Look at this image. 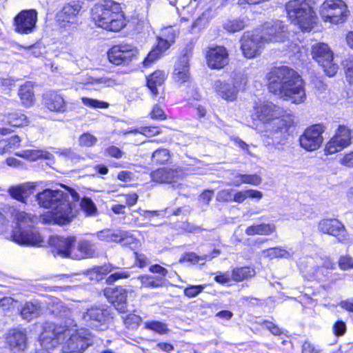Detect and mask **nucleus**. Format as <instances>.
Instances as JSON below:
<instances>
[{
	"instance_id": "f257e3e1",
	"label": "nucleus",
	"mask_w": 353,
	"mask_h": 353,
	"mask_svg": "<svg viewBox=\"0 0 353 353\" xmlns=\"http://www.w3.org/2000/svg\"><path fill=\"white\" fill-rule=\"evenodd\" d=\"M35 199L40 207L52 209L40 217L43 223L66 225L77 215L75 205L69 201V194L62 190L46 189L37 193ZM14 216L18 228L13 230L12 240L21 245L41 246L42 237L34 227L39 218L23 211L17 212Z\"/></svg>"
},
{
	"instance_id": "f03ea898",
	"label": "nucleus",
	"mask_w": 353,
	"mask_h": 353,
	"mask_svg": "<svg viewBox=\"0 0 353 353\" xmlns=\"http://www.w3.org/2000/svg\"><path fill=\"white\" fill-rule=\"evenodd\" d=\"M41 345L56 347L62 343L63 353H82L94 341V336L85 328L73 330L68 325L50 324L41 335Z\"/></svg>"
},
{
	"instance_id": "7ed1b4c3",
	"label": "nucleus",
	"mask_w": 353,
	"mask_h": 353,
	"mask_svg": "<svg viewBox=\"0 0 353 353\" xmlns=\"http://www.w3.org/2000/svg\"><path fill=\"white\" fill-rule=\"evenodd\" d=\"M270 92L292 103L305 102L306 94L305 85L301 76L288 66L273 69L269 77Z\"/></svg>"
},
{
	"instance_id": "20e7f679",
	"label": "nucleus",
	"mask_w": 353,
	"mask_h": 353,
	"mask_svg": "<svg viewBox=\"0 0 353 353\" xmlns=\"http://www.w3.org/2000/svg\"><path fill=\"white\" fill-rule=\"evenodd\" d=\"M91 18L96 26L106 30L118 32L125 26L120 4L112 0H102L91 9Z\"/></svg>"
},
{
	"instance_id": "39448f33",
	"label": "nucleus",
	"mask_w": 353,
	"mask_h": 353,
	"mask_svg": "<svg viewBox=\"0 0 353 353\" xmlns=\"http://www.w3.org/2000/svg\"><path fill=\"white\" fill-rule=\"evenodd\" d=\"M288 16L302 31H310L315 23L316 16L306 0H291L285 5Z\"/></svg>"
},
{
	"instance_id": "423d86ee",
	"label": "nucleus",
	"mask_w": 353,
	"mask_h": 353,
	"mask_svg": "<svg viewBox=\"0 0 353 353\" xmlns=\"http://www.w3.org/2000/svg\"><path fill=\"white\" fill-rule=\"evenodd\" d=\"M294 124L292 116L283 117L274 121L266 130L267 137L274 145H284L290 136V129Z\"/></svg>"
},
{
	"instance_id": "0eeeda50",
	"label": "nucleus",
	"mask_w": 353,
	"mask_h": 353,
	"mask_svg": "<svg viewBox=\"0 0 353 353\" xmlns=\"http://www.w3.org/2000/svg\"><path fill=\"white\" fill-rule=\"evenodd\" d=\"M320 14L324 21L338 24L347 17V7L342 0H325L320 7Z\"/></svg>"
},
{
	"instance_id": "6e6552de",
	"label": "nucleus",
	"mask_w": 353,
	"mask_h": 353,
	"mask_svg": "<svg viewBox=\"0 0 353 353\" xmlns=\"http://www.w3.org/2000/svg\"><path fill=\"white\" fill-rule=\"evenodd\" d=\"M259 33V37L265 44L270 42L283 41L287 37V28L281 21H272L265 23L260 30L254 31Z\"/></svg>"
},
{
	"instance_id": "1a4fd4ad",
	"label": "nucleus",
	"mask_w": 353,
	"mask_h": 353,
	"mask_svg": "<svg viewBox=\"0 0 353 353\" xmlns=\"http://www.w3.org/2000/svg\"><path fill=\"white\" fill-rule=\"evenodd\" d=\"M37 19L38 12L36 10H23L14 18V30L20 34H31L36 28Z\"/></svg>"
},
{
	"instance_id": "9d476101",
	"label": "nucleus",
	"mask_w": 353,
	"mask_h": 353,
	"mask_svg": "<svg viewBox=\"0 0 353 353\" xmlns=\"http://www.w3.org/2000/svg\"><path fill=\"white\" fill-rule=\"evenodd\" d=\"M325 128L321 124H316L307 128L299 137L301 146L307 151L319 149L323 141L322 134Z\"/></svg>"
},
{
	"instance_id": "9b49d317",
	"label": "nucleus",
	"mask_w": 353,
	"mask_h": 353,
	"mask_svg": "<svg viewBox=\"0 0 353 353\" xmlns=\"http://www.w3.org/2000/svg\"><path fill=\"white\" fill-rule=\"evenodd\" d=\"M112 319L111 311L105 307H91L83 313L82 319L88 325L98 327L99 325L105 327Z\"/></svg>"
},
{
	"instance_id": "f8f14e48",
	"label": "nucleus",
	"mask_w": 353,
	"mask_h": 353,
	"mask_svg": "<svg viewBox=\"0 0 353 353\" xmlns=\"http://www.w3.org/2000/svg\"><path fill=\"white\" fill-rule=\"evenodd\" d=\"M83 1L81 0H70L64 4L57 14V21L62 26L77 21V17L83 8Z\"/></svg>"
},
{
	"instance_id": "ddd939ff",
	"label": "nucleus",
	"mask_w": 353,
	"mask_h": 353,
	"mask_svg": "<svg viewBox=\"0 0 353 353\" xmlns=\"http://www.w3.org/2000/svg\"><path fill=\"white\" fill-rule=\"evenodd\" d=\"M351 143V131L344 125H340L335 135L326 144L325 151L334 154L341 151Z\"/></svg>"
},
{
	"instance_id": "4468645a",
	"label": "nucleus",
	"mask_w": 353,
	"mask_h": 353,
	"mask_svg": "<svg viewBox=\"0 0 353 353\" xmlns=\"http://www.w3.org/2000/svg\"><path fill=\"white\" fill-rule=\"evenodd\" d=\"M259 34L254 32L253 33L245 32L241 38V50L244 56L251 59L261 52V48L264 43L259 37Z\"/></svg>"
},
{
	"instance_id": "2eb2a0df",
	"label": "nucleus",
	"mask_w": 353,
	"mask_h": 353,
	"mask_svg": "<svg viewBox=\"0 0 353 353\" xmlns=\"http://www.w3.org/2000/svg\"><path fill=\"white\" fill-rule=\"evenodd\" d=\"M75 242V237L52 236L49 243L52 246V252L56 256L64 258H72L74 251L72 248Z\"/></svg>"
},
{
	"instance_id": "dca6fc26",
	"label": "nucleus",
	"mask_w": 353,
	"mask_h": 353,
	"mask_svg": "<svg viewBox=\"0 0 353 353\" xmlns=\"http://www.w3.org/2000/svg\"><path fill=\"white\" fill-rule=\"evenodd\" d=\"M318 228L324 234L336 237L340 242L343 243L347 240V232L345 226L337 219H323L319 223Z\"/></svg>"
},
{
	"instance_id": "f3484780",
	"label": "nucleus",
	"mask_w": 353,
	"mask_h": 353,
	"mask_svg": "<svg viewBox=\"0 0 353 353\" xmlns=\"http://www.w3.org/2000/svg\"><path fill=\"white\" fill-rule=\"evenodd\" d=\"M283 110L272 102L261 104L256 108V117L263 123H269L280 119L283 114Z\"/></svg>"
},
{
	"instance_id": "a211bd4d",
	"label": "nucleus",
	"mask_w": 353,
	"mask_h": 353,
	"mask_svg": "<svg viewBox=\"0 0 353 353\" xmlns=\"http://www.w3.org/2000/svg\"><path fill=\"white\" fill-rule=\"evenodd\" d=\"M104 295L119 312L125 313L127 311V292L123 287L105 288Z\"/></svg>"
},
{
	"instance_id": "6ab92c4d",
	"label": "nucleus",
	"mask_w": 353,
	"mask_h": 353,
	"mask_svg": "<svg viewBox=\"0 0 353 353\" xmlns=\"http://www.w3.org/2000/svg\"><path fill=\"white\" fill-rule=\"evenodd\" d=\"M206 59L210 68L221 69L228 63V53L223 46H216L208 50Z\"/></svg>"
},
{
	"instance_id": "aec40b11",
	"label": "nucleus",
	"mask_w": 353,
	"mask_h": 353,
	"mask_svg": "<svg viewBox=\"0 0 353 353\" xmlns=\"http://www.w3.org/2000/svg\"><path fill=\"white\" fill-rule=\"evenodd\" d=\"M43 104L49 110L63 113L67 110V103L59 93L50 91L43 94Z\"/></svg>"
},
{
	"instance_id": "412c9836",
	"label": "nucleus",
	"mask_w": 353,
	"mask_h": 353,
	"mask_svg": "<svg viewBox=\"0 0 353 353\" xmlns=\"http://www.w3.org/2000/svg\"><path fill=\"white\" fill-rule=\"evenodd\" d=\"M49 311L55 317L65 322V325H68V327L74 322L71 319L72 312L70 310L57 298L51 299Z\"/></svg>"
},
{
	"instance_id": "4be33fe9",
	"label": "nucleus",
	"mask_w": 353,
	"mask_h": 353,
	"mask_svg": "<svg viewBox=\"0 0 353 353\" xmlns=\"http://www.w3.org/2000/svg\"><path fill=\"white\" fill-rule=\"evenodd\" d=\"M181 174V169L162 168L151 172L152 179L161 183H170L179 179Z\"/></svg>"
},
{
	"instance_id": "5701e85b",
	"label": "nucleus",
	"mask_w": 353,
	"mask_h": 353,
	"mask_svg": "<svg viewBox=\"0 0 353 353\" xmlns=\"http://www.w3.org/2000/svg\"><path fill=\"white\" fill-rule=\"evenodd\" d=\"M26 332L25 330L13 329L9 332L7 341L13 353L23 350L26 347Z\"/></svg>"
},
{
	"instance_id": "b1692460",
	"label": "nucleus",
	"mask_w": 353,
	"mask_h": 353,
	"mask_svg": "<svg viewBox=\"0 0 353 353\" xmlns=\"http://www.w3.org/2000/svg\"><path fill=\"white\" fill-rule=\"evenodd\" d=\"M34 188L35 185L33 183H26L10 187L8 192L12 199L26 203L28 198L33 193Z\"/></svg>"
},
{
	"instance_id": "393cba45",
	"label": "nucleus",
	"mask_w": 353,
	"mask_h": 353,
	"mask_svg": "<svg viewBox=\"0 0 353 353\" xmlns=\"http://www.w3.org/2000/svg\"><path fill=\"white\" fill-rule=\"evenodd\" d=\"M173 78L176 82L181 84L188 81L190 78L189 57L187 54L181 57L176 63Z\"/></svg>"
},
{
	"instance_id": "a878e982",
	"label": "nucleus",
	"mask_w": 353,
	"mask_h": 353,
	"mask_svg": "<svg viewBox=\"0 0 353 353\" xmlns=\"http://www.w3.org/2000/svg\"><path fill=\"white\" fill-rule=\"evenodd\" d=\"M239 87L237 83L231 84L220 80L216 81L214 84V88L218 94L225 100L230 101L236 98Z\"/></svg>"
},
{
	"instance_id": "bb28decb",
	"label": "nucleus",
	"mask_w": 353,
	"mask_h": 353,
	"mask_svg": "<svg viewBox=\"0 0 353 353\" xmlns=\"http://www.w3.org/2000/svg\"><path fill=\"white\" fill-rule=\"evenodd\" d=\"M157 40L158 43L157 46L153 48L143 60V64L145 67H148L151 63L160 58L163 53L173 44L161 37H158Z\"/></svg>"
},
{
	"instance_id": "cd10ccee",
	"label": "nucleus",
	"mask_w": 353,
	"mask_h": 353,
	"mask_svg": "<svg viewBox=\"0 0 353 353\" xmlns=\"http://www.w3.org/2000/svg\"><path fill=\"white\" fill-rule=\"evenodd\" d=\"M311 54L312 58L319 65L323 63H329V60H333V52L330 47L324 43H317L312 46Z\"/></svg>"
},
{
	"instance_id": "c85d7f7f",
	"label": "nucleus",
	"mask_w": 353,
	"mask_h": 353,
	"mask_svg": "<svg viewBox=\"0 0 353 353\" xmlns=\"http://www.w3.org/2000/svg\"><path fill=\"white\" fill-rule=\"evenodd\" d=\"M77 249L79 253H74L72 259H82L85 258H92L96 252L94 245L87 240L79 241Z\"/></svg>"
},
{
	"instance_id": "c756f323",
	"label": "nucleus",
	"mask_w": 353,
	"mask_h": 353,
	"mask_svg": "<svg viewBox=\"0 0 353 353\" xmlns=\"http://www.w3.org/2000/svg\"><path fill=\"white\" fill-rule=\"evenodd\" d=\"M165 74L164 72L157 70L154 72L147 79V86L154 96L157 95L159 92L157 88L161 86L165 79Z\"/></svg>"
},
{
	"instance_id": "7c9ffc66",
	"label": "nucleus",
	"mask_w": 353,
	"mask_h": 353,
	"mask_svg": "<svg viewBox=\"0 0 353 353\" xmlns=\"http://www.w3.org/2000/svg\"><path fill=\"white\" fill-rule=\"evenodd\" d=\"M99 240L113 242H120L125 240L127 232L122 230H104L97 233Z\"/></svg>"
},
{
	"instance_id": "2f4dec72",
	"label": "nucleus",
	"mask_w": 353,
	"mask_h": 353,
	"mask_svg": "<svg viewBox=\"0 0 353 353\" xmlns=\"http://www.w3.org/2000/svg\"><path fill=\"white\" fill-rule=\"evenodd\" d=\"M276 226L271 223H261L252 225L245 229V234L248 236L253 235H269L275 232Z\"/></svg>"
},
{
	"instance_id": "473e14b6",
	"label": "nucleus",
	"mask_w": 353,
	"mask_h": 353,
	"mask_svg": "<svg viewBox=\"0 0 353 353\" xmlns=\"http://www.w3.org/2000/svg\"><path fill=\"white\" fill-rule=\"evenodd\" d=\"M41 312V307L39 303L27 302L21 310V316L23 319L30 321L39 316Z\"/></svg>"
},
{
	"instance_id": "72a5a7b5",
	"label": "nucleus",
	"mask_w": 353,
	"mask_h": 353,
	"mask_svg": "<svg viewBox=\"0 0 353 353\" xmlns=\"http://www.w3.org/2000/svg\"><path fill=\"white\" fill-rule=\"evenodd\" d=\"M15 154L32 161H37L39 159L50 160L53 157L51 153L43 150H27L21 152H17Z\"/></svg>"
},
{
	"instance_id": "f704fd0d",
	"label": "nucleus",
	"mask_w": 353,
	"mask_h": 353,
	"mask_svg": "<svg viewBox=\"0 0 353 353\" xmlns=\"http://www.w3.org/2000/svg\"><path fill=\"white\" fill-rule=\"evenodd\" d=\"M19 95L22 103L26 106H31L34 101L33 85L31 82H26L20 87Z\"/></svg>"
},
{
	"instance_id": "c9c22d12",
	"label": "nucleus",
	"mask_w": 353,
	"mask_h": 353,
	"mask_svg": "<svg viewBox=\"0 0 353 353\" xmlns=\"http://www.w3.org/2000/svg\"><path fill=\"white\" fill-rule=\"evenodd\" d=\"M6 123L13 127H22L28 125L29 121L26 115L21 112H14L4 116L3 120Z\"/></svg>"
},
{
	"instance_id": "e433bc0d",
	"label": "nucleus",
	"mask_w": 353,
	"mask_h": 353,
	"mask_svg": "<svg viewBox=\"0 0 353 353\" xmlns=\"http://www.w3.org/2000/svg\"><path fill=\"white\" fill-rule=\"evenodd\" d=\"M118 48H120V53L124 57L125 62H129L136 60L139 54V51L132 45L121 43L116 46Z\"/></svg>"
},
{
	"instance_id": "4c0bfd02",
	"label": "nucleus",
	"mask_w": 353,
	"mask_h": 353,
	"mask_svg": "<svg viewBox=\"0 0 353 353\" xmlns=\"http://www.w3.org/2000/svg\"><path fill=\"white\" fill-rule=\"evenodd\" d=\"M138 280L141 283V287L155 288L162 286L163 279L161 276H154L151 275H140Z\"/></svg>"
},
{
	"instance_id": "58836bf2",
	"label": "nucleus",
	"mask_w": 353,
	"mask_h": 353,
	"mask_svg": "<svg viewBox=\"0 0 353 353\" xmlns=\"http://www.w3.org/2000/svg\"><path fill=\"white\" fill-rule=\"evenodd\" d=\"M171 159L170 152L165 148L156 150L152 155V161L156 164H165Z\"/></svg>"
},
{
	"instance_id": "ea45409f",
	"label": "nucleus",
	"mask_w": 353,
	"mask_h": 353,
	"mask_svg": "<svg viewBox=\"0 0 353 353\" xmlns=\"http://www.w3.org/2000/svg\"><path fill=\"white\" fill-rule=\"evenodd\" d=\"M265 256L273 258H289L291 256L290 252L282 247L270 248L262 251Z\"/></svg>"
},
{
	"instance_id": "a19ab883",
	"label": "nucleus",
	"mask_w": 353,
	"mask_h": 353,
	"mask_svg": "<svg viewBox=\"0 0 353 353\" xmlns=\"http://www.w3.org/2000/svg\"><path fill=\"white\" fill-rule=\"evenodd\" d=\"M245 26V22L241 19H229L223 24V28L229 32L234 33L243 29Z\"/></svg>"
},
{
	"instance_id": "79ce46f5",
	"label": "nucleus",
	"mask_w": 353,
	"mask_h": 353,
	"mask_svg": "<svg viewBox=\"0 0 353 353\" xmlns=\"http://www.w3.org/2000/svg\"><path fill=\"white\" fill-rule=\"evenodd\" d=\"M254 274V271L248 267H243L234 269L231 278L236 281H241Z\"/></svg>"
},
{
	"instance_id": "37998d69",
	"label": "nucleus",
	"mask_w": 353,
	"mask_h": 353,
	"mask_svg": "<svg viewBox=\"0 0 353 353\" xmlns=\"http://www.w3.org/2000/svg\"><path fill=\"white\" fill-rule=\"evenodd\" d=\"M120 48H118L116 46H114L108 52V57L109 61L115 65H128L129 62L124 61V57L120 52Z\"/></svg>"
},
{
	"instance_id": "c03bdc74",
	"label": "nucleus",
	"mask_w": 353,
	"mask_h": 353,
	"mask_svg": "<svg viewBox=\"0 0 353 353\" xmlns=\"http://www.w3.org/2000/svg\"><path fill=\"white\" fill-rule=\"evenodd\" d=\"M214 256H210L208 254H203L201 256L197 255L194 252H187L185 253L183 256L180 259V262L181 261H189L192 263H199L200 261H205L207 260H210L213 259Z\"/></svg>"
},
{
	"instance_id": "a18cd8bd",
	"label": "nucleus",
	"mask_w": 353,
	"mask_h": 353,
	"mask_svg": "<svg viewBox=\"0 0 353 353\" xmlns=\"http://www.w3.org/2000/svg\"><path fill=\"white\" fill-rule=\"evenodd\" d=\"M141 322V318L134 314H130L123 319L125 327L131 330L137 329Z\"/></svg>"
},
{
	"instance_id": "49530a36",
	"label": "nucleus",
	"mask_w": 353,
	"mask_h": 353,
	"mask_svg": "<svg viewBox=\"0 0 353 353\" xmlns=\"http://www.w3.org/2000/svg\"><path fill=\"white\" fill-rule=\"evenodd\" d=\"M209 22L208 13L204 12L192 23L190 27V32H194L196 30L203 29Z\"/></svg>"
},
{
	"instance_id": "de8ad7c7",
	"label": "nucleus",
	"mask_w": 353,
	"mask_h": 353,
	"mask_svg": "<svg viewBox=\"0 0 353 353\" xmlns=\"http://www.w3.org/2000/svg\"><path fill=\"white\" fill-rule=\"evenodd\" d=\"M144 327L147 330H152L161 334H165L168 331L167 326L165 323L157 321L145 322Z\"/></svg>"
},
{
	"instance_id": "09e8293b",
	"label": "nucleus",
	"mask_w": 353,
	"mask_h": 353,
	"mask_svg": "<svg viewBox=\"0 0 353 353\" xmlns=\"http://www.w3.org/2000/svg\"><path fill=\"white\" fill-rule=\"evenodd\" d=\"M79 145L81 147H92L97 142V138L89 132L81 134L78 140Z\"/></svg>"
},
{
	"instance_id": "8fccbe9b",
	"label": "nucleus",
	"mask_w": 353,
	"mask_h": 353,
	"mask_svg": "<svg viewBox=\"0 0 353 353\" xmlns=\"http://www.w3.org/2000/svg\"><path fill=\"white\" fill-rule=\"evenodd\" d=\"M80 205L81 209L87 215H93L97 212V207L92 200L90 198H83L81 201Z\"/></svg>"
},
{
	"instance_id": "3c124183",
	"label": "nucleus",
	"mask_w": 353,
	"mask_h": 353,
	"mask_svg": "<svg viewBox=\"0 0 353 353\" xmlns=\"http://www.w3.org/2000/svg\"><path fill=\"white\" fill-rule=\"evenodd\" d=\"M178 34L179 30L177 28H174L172 26H168L161 29L160 37L174 43Z\"/></svg>"
},
{
	"instance_id": "603ef678",
	"label": "nucleus",
	"mask_w": 353,
	"mask_h": 353,
	"mask_svg": "<svg viewBox=\"0 0 353 353\" xmlns=\"http://www.w3.org/2000/svg\"><path fill=\"white\" fill-rule=\"evenodd\" d=\"M236 178L243 179V183H248L252 185H259L262 181L261 176L257 174H236Z\"/></svg>"
},
{
	"instance_id": "864d4df0",
	"label": "nucleus",
	"mask_w": 353,
	"mask_h": 353,
	"mask_svg": "<svg viewBox=\"0 0 353 353\" xmlns=\"http://www.w3.org/2000/svg\"><path fill=\"white\" fill-rule=\"evenodd\" d=\"M205 288V285H189L184 290V295L189 297L193 298L199 294Z\"/></svg>"
},
{
	"instance_id": "5fc2aeb1",
	"label": "nucleus",
	"mask_w": 353,
	"mask_h": 353,
	"mask_svg": "<svg viewBox=\"0 0 353 353\" xmlns=\"http://www.w3.org/2000/svg\"><path fill=\"white\" fill-rule=\"evenodd\" d=\"M82 103L88 107L94 108H107L109 104L107 102L93 99L88 97L81 98Z\"/></svg>"
},
{
	"instance_id": "6e6d98bb",
	"label": "nucleus",
	"mask_w": 353,
	"mask_h": 353,
	"mask_svg": "<svg viewBox=\"0 0 353 353\" xmlns=\"http://www.w3.org/2000/svg\"><path fill=\"white\" fill-rule=\"evenodd\" d=\"M346 77L350 83H353V57H349L344 61Z\"/></svg>"
},
{
	"instance_id": "4d7b16f0",
	"label": "nucleus",
	"mask_w": 353,
	"mask_h": 353,
	"mask_svg": "<svg viewBox=\"0 0 353 353\" xmlns=\"http://www.w3.org/2000/svg\"><path fill=\"white\" fill-rule=\"evenodd\" d=\"M132 133L139 132L142 134H144L148 137L154 136L156 134H159V130L157 127H142L139 130L135 129L134 130H131Z\"/></svg>"
},
{
	"instance_id": "13d9d810",
	"label": "nucleus",
	"mask_w": 353,
	"mask_h": 353,
	"mask_svg": "<svg viewBox=\"0 0 353 353\" xmlns=\"http://www.w3.org/2000/svg\"><path fill=\"white\" fill-rule=\"evenodd\" d=\"M234 190H223L217 194L216 199L219 201L230 202L233 200Z\"/></svg>"
},
{
	"instance_id": "bf43d9fd",
	"label": "nucleus",
	"mask_w": 353,
	"mask_h": 353,
	"mask_svg": "<svg viewBox=\"0 0 353 353\" xmlns=\"http://www.w3.org/2000/svg\"><path fill=\"white\" fill-rule=\"evenodd\" d=\"M339 265L343 270L353 268V258L350 256H341L339 261Z\"/></svg>"
},
{
	"instance_id": "052dcab7",
	"label": "nucleus",
	"mask_w": 353,
	"mask_h": 353,
	"mask_svg": "<svg viewBox=\"0 0 353 353\" xmlns=\"http://www.w3.org/2000/svg\"><path fill=\"white\" fill-rule=\"evenodd\" d=\"M320 65L322 66L325 72L329 77H333L338 70V66L335 63H333V60H329V63H323Z\"/></svg>"
},
{
	"instance_id": "680f3d73",
	"label": "nucleus",
	"mask_w": 353,
	"mask_h": 353,
	"mask_svg": "<svg viewBox=\"0 0 353 353\" xmlns=\"http://www.w3.org/2000/svg\"><path fill=\"white\" fill-rule=\"evenodd\" d=\"M150 117L152 119L156 120H165L166 119V115L162 108L158 105H155L150 112Z\"/></svg>"
},
{
	"instance_id": "e2e57ef3",
	"label": "nucleus",
	"mask_w": 353,
	"mask_h": 353,
	"mask_svg": "<svg viewBox=\"0 0 353 353\" xmlns=\"http://www.w3.org/2000/svg\"><path fill=\"white\" fill-rule=\"evenodd\" d=\"M129 276V274L126 272H117L110 274L106 279V282L109 284H112L118 279H125Z\"/></svg>"
},
{
	"instance_id": "0e129e2a",
	"label": "nucleus",
	"mask_w": 353,
	"mask_h": 353,
	"mask_svg": "<svg viewBox=\"0 0 353 353\" xmlns=\"http://www.w3.org/2000/svg\"><path fill=\"white\" fill-rule=\"evenodd\" d=\"M262 325L268 329L274 335L279 336L282 333L281 329L272 322L264 321L262 323Z\"/></svg>"
},
{
	"instance_id": "69168bd1",
	"label": "nucleus",
	"mask_w": 353,
	"mask_h": 353,
	"mask_svg": "<svg viewBox=\"0 0 353 353\" xmlns=\"http://www.w3.org/2000/svg\"><path fill=\"white\" fill-rule=\"evenodd\" d=\"M108 154L112 157L116 159H120L122 157L123 152L117 147L112 145L106 149Z\"/></svg>"
},
{
	"instance_id": "338daca9",
	"label": "nucleus",
	"mask_w": 353,
	"mask_h": 353,
	"mask_svg": "<svg viewBox=\"0 0 353 353\" xmlns=\"http://www.w3.org/2000/svg\"><path fill=\"white\" fill-rule=\"evenodd\" d=\"M334 334L339 336L345 334L346 327L345 323L341 321H339L335 323L333 327Z\"/></svg>"
},
{
	"instance_id": "774afa93",
	"label": "nucleus",
	"mask_w": 353,
	"mask_h": 353,
	"mask_svg": "<svg viewBox=\"0 0 353 353\" xmlns=\"http://www.w3.org/2000/svg\"><path fill=\"white\" fill-rule=\"evenodd\" d=\"M125 201V205H128L129 207L134 205L136 204L138 200V195L136 193H131L128 194H125L123 196Z\"/></svg>"
}]
</instances>
